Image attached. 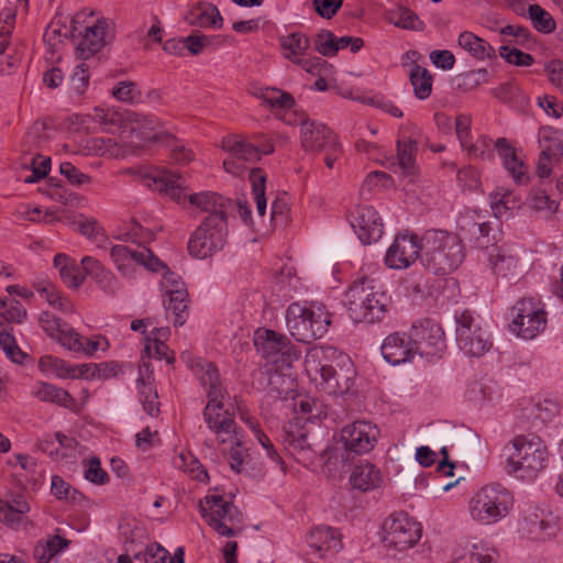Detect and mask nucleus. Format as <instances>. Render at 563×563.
I'll list each match as a JSON object with an SVG mask.
<instances>
[{
	"label": "nucleus",
	"instance_id": "1",
	"mask_svg": "<svg viewBox=\"0 0 563 563\" xmlns=\"http://www.w3.org/2000/svg\"><path fill=\"white\" fill-rule=\"evenodd\" d=\"M155 189L169 196L178 205L189 202L191 207L208 212L207 218L216 217L221 221L228 222V213L233 209L234 203L231 199L213 191H202L198 194H188L185 179L180 174L172 170H163L152 177Z\"/></svg>",
	"mask_w": 563,
	"mask_h": 563
},
{
	"label": "nucleus",
	"instance_id": "2",
	"mask_svg": "<svg viewBox=\"0 0 563 563\" xmlns=\"http://www.w3.org/2000/svg\"><path fill=\"white\" fill-rule=\"evenodd\" d=\"M200 383L208 396V404L203 409V419L208 428L217 435L219 443L229 446L239 444L241 440L236 423L229 415L219 412L223 408L222 400L227 396V391L222 388L220 373L218 368L209 363L200 375Z\"/></svg>",
	"mask_w": 563,
	"mask_h": 563
},
{
	"label": "nucleus",
	"instance_id": "3",
	"mask_svg": "<svg viewBox=\"0 0 563 563\" xmlns=\"http://www.w3.org/2000/svg\"><path fill=\"white\" fill-rule=\"evenodd\" d=\"M464 257V245L454 233L428 230L421 236V263L434 275L454 272L463 263Z\"/></svg>",
	"mask_w": 563,
	"mask_h": 563
},
{
	"label": "nucleus",
	"instance_id": "4",
	"mask_svg": "<svg viewBox=\"0 0 563 563\" xmlns=\"http://www.w3.org/2000/svg\"><path fill=\"white\" fill-rule=\"evenodd\" d=\"M345 296L349 317L356 323L379 322L387 312L389 298L368 277L354 282Z\"/></svg>",
	"mask_w": 563,
	"mask_h": 563
},
{
	"label": "nucleus",
	"instance_id": "5",
	"mask_svg": "<svg viewBox=\"0 0 563 563\" xmlns=\"http://www.w3.org/2000/svg\"><path fill=\"white\" fill-rule=\"evenodd\" d=\"M286 323L290 334L302 343L321 339L331 323L324 306L311 303L309 307L292 302L286 311Z\"/></svg>",
	"mask_w": 563,
	"mask_h": 563
},
{
	"label": "nucleus",
	"instance_id": "6",
	"mask_svg": "<svg viewBox=\"0 0 563 563\" xmlns=\"http://www.w3.org/2000/svg\"><path fill=\"white\" fill-rule=\"evenodd\" d=\"M514 506L511 493L500 484L482 487L470 501L472 518L483 525L495 523L505 518Z\"/></svg>",
	"mask_w": 563,
	"mask_h": 563
},
{
	"label": "nucleus",
	"instance_id": "7",
	"mask_svg": "<svg viewBox=\"0 0 563 563\" xmlns=\"http://www.w3.org/2000/svg\"><path fill=\"white\" fill-rule=\"evenodd\" d=\"M222 148L229 153V157L223 162V168L227 173L241 177L246 172L243 163H255L262 155H268L274 152V145L269 140L263 143L254 144L243 135H230L222 140Z\"/></svg>",
	"mask_w": 563,
	"mask_h": 563
},
{
	"label": "nucleus",
	"instance_id": "8",
	"mask_svg": "<svg viewBox=\"0 0 563 563\" xmlns=\"http://www.w3.org/2000/svg\"><path fill=\"white\" fill-rule=\"evenodd\" d=\"M514 449L507 461L509 473L521 472L520 477L533 478L545 466L548 451L539 437L527 439L518 435L514 440Z\"/></svg>",
	"mask_w": 563,
	"mask_h": 563
},
{
	"label": "nucleus",
	"instance_id": "9",
	"mask_svg": "<svg viewBox=\"0 0 563 563\" xmlns=\"http://www.w3.org/2000/svg\"><path fill=\"white\" fill-rule=\"evenodd\" d=\"M201 516L220 536L233 537L242 525V514L238 507L221 495H208L200 501Z\"/></svg>",
	"mask_w": 563,
	"mask_h": 563
},
{
	"label": "nucleus",
	"instance_id": "10",
	"mask_svg": "<svg viewBox=\"0 0 563 563\" xmlns=\"http://www.w3.org/2000/svg\"><path fill=\"white\" fill-rule=\"evenodd\" d=\"M228 222L216 217L205 218L191 234L188 252L196 258H206L222 250L227 243Z\"/></svg>",
	"mask_w": 563,
	"mask_h": 563
},
{
	"label": "nucleus",
	"instance_id": "11",
	"mask_svg": "<svg viewBox=\"0 0 563 563\" xmlns=\"http://www.w3.org/2000/svg\"><path fill=\"white\" fill-rule=\"evenodd\" d=\"M455 340L459 349L468 356L479 357L493 345L487 332L468 310L455 314Z\"/></svg>",
	"mask_w": 563,
	"mask_h": 563
},
{
	"label": "nucleus",
	"instance_id": "12",
	"mask_svg": "<svg viewBox=\"0 0 563 563\" xmlns=\"http://www.w3.org/2000/svg\"><path fill=\"white\" fill-rule=\"evenodd\" d=\"M254 345L263 357L282 366H290L300 357V352L290 340L273 330L258 329L254 335Z\"/></svg>",
	"mask_w": 563,
	"mask_h": 563
},
{
	"label": "nucleus",
	"instance_id": "13",
	"mask_svg": "<svg viewBox=\"0 0 563 563\" xmlns=\"http://www.w3.org/2000/svg\"><path fill=\"white\" fill-rule=\"evenodd\" d=\"M511 330L523 339H533L547 325V313L532 298H523L512 307Z\"/></svg>",
	"mask_w": 563,
	"mask_h": 563
},
{
	"label": "nucleus",
	"instance_id": "14",
	"mask_svg": "<svg viewBox=\"0 0 563 563\" xmlns=\"http://www.w3.org/2000/svg\"><path fill=\"white\" fill-rule=\"evenodd\" d=\"M384 542L388 548L404 551L415 545L421 538L422 529L407 514L390 516L384 523Z\"/></svg>",
	"mask_w": 563,
	"mask_h": 563
},
{
	"label": "nucleus",
	"instance_id": "15",
	"mask_svg": "<svg viewBox=\"0 0 563 563\" xmlns=\"http://www.w3.org/2000/svg\"><path fill=\"white\" fill-rule=\"evenodd\" d=\"M411 339L415 342L416 354L426 357H440L446 349L442 327L432 319H424L412 324Z\"/></svg>",
	"mask_w": 563,
	"mask_h": 563
},
{
	"label": "nucleus",
	"instance_id": "16",
	"mask_svg": "<svg viewBox=\"0 0 563 563\" xmlns=\"http://www.w3.org/2000/svg\"><path fill=\"white\" fill-rule=\"evenodd\" d=\"M110 256L117 269L123 276H132L135 272L136 264L152 272H158L161 267L165 268V264L146 247L133 250L129 246L118 244L112 246Z\"/></svg>",
	"mask_w": 563,
	"mask_h": 563
},
{
	"label": "nucleus",
	"instance_id": "17",
	"mask_svg": "<svg viewBox=\"0 0 563 563\" xmlns=\"http://www.w3.org/2000/svg\"><path fill=\"white\" fill-rule=\"evenodd\" d=\"M519 531L530 540L545 541L558 533L559 520L551 511L530 507L523 511Z\"/></svg>",
	"mask_w": 563,
	"mask_h": 563
},
{
	"label": "nucleus",
	"instance_id": "18",
	"mask_svg": "<svg viewBox=\"0 0 563 563\" xmlns=\"http://www.w3.org/2000/svg\"><path fill=\"white\" fill-rule=\"evenodd\" d=\"M347 219L363 244L375 243L383 236V220L372 206H357L349 213Z\"/></svg>",
	"mask_w": 563,
	"mask_h": 563
},
{
	"label": "nucleus",
	"instance_id": "19",
	"mask_svg": "<svg viewBox=\"0 0 563 563\" xmlns=\"http://www.w3.org/2000/svg\"><path fill=\"white\" fill-rule=\"evenodd\" d=\"M379 434L376 426L368 421L358 420L346 424L341 430L340 442L353 454L368 453L375 446Z\"/></svg>",
	"mask_w": 563,
	"mask_h": 563
},
{
	"label": "nucleus",
	"instance_id": "20",
	"mask_svg": "<svg viewBox=\"0 0 563 563\" xmlns=\"http://www.w3.org/2000/svg\"><path fill=\"white\" fill-rule=\"evenodd\" d=\"M284 446L290 456L305 466L312 464L318 454L317 443L310 439L306 427L290 424L285 430Z\"/></svg>",
	"mask_w": 563,
	"mask_h": 563
},
{
	"label": "nucleus",
	"instance_id": "21",
	"mask_svg": "<svg viewBox=\"0 0 563 563\" xmlns=\"http://www.w3.org/2000/svg\"><path fill=\"white\" fill-rule=\"evenodd\" d=\"M421 252V239L417 235L399 234L388 247L385 264L389 268L402 269L410 266Z\"/></svg>",
	"mask_w": 563,
	"mask_h": 563
},
{
	"label": "nucleus",
	"instance_id": "22",
	"mask_svg": "<svg viewBox=\"0 0 563 563\" xmlns=\"http://www.w3.org/2000/svg\"><path fill=\"white\" fill-rule=\"evenodd\" d=\"M335 141L336 135L330 128L302 115L300 143L306 152H322L324 148H335Z\"/></svg>",
	"mask_w": 563,
	"mask_h": 563
},
{
	"label": "nucleus",
	"instance_id": "23",
	"mask_svg": "<svg viewBox=\"0 0 563 563\" xmlns=\"http://www.w3.org/2000/svg\"><path fill=\"white\" fill-rule=\"evenodd\" d=\"M415 344L410 331L409 333L394 332L385 338L380 347L382 355L393 365L411 362L417 355Z\"/></svg>",
	"mask_w": 563,
	"mask_h": 563
},
{
	"label": "nucleus",
	"instance_id": "24",
	"mask_svg": "<svg viewBox=\"0 0 563 563\" xmlns=\"http://www.w3.org/2000/svg\"><path fill=\"white\" fill-rule=\"evenodd\" d=\"M308 555L324 559L342 549L341 534L331 527H317L307 536Z\"/></svg>",
	"mask_w": 563,
	"mask_h": 563
},
{
	"label": "nucleus",
	"instance_id": "25",
	"mask_svg": "<svg viewBox=\"0 0 563 563\" xmlns=\"http://www.w3.org/2000/svg\"><path fill=\"white\" fill-rule=\"evenodd\" d=\"M488 261L495 275L506 280H516L521 273L518 253L508 245L493 246Z\"/></svg>",
	"mask_w": 563,
	"mask_h": 563
},
{
	"label": "nucleus",
	"instance_id": "26",
	"mask_svg": "<svg viewBox=\"0 0 563 563\" xmlns=\"http://www.w3.org/2000/svg\"><path fill=\"white\" fill-rule=\"evenodd\" d=\"M108 20L102 18L86 27V32L77 46V56L80 59H88L98 53L107 43Z\"/></svg>",
	"mask_w": 563,
	"mask_h": 563
},
{
	"label": "nucleus",
	"instance_id": "27",
	"mask_svg": "<svg viewBox=\"0 0 563 563\" xmlns=\"http://www.w3.org/2000/svg\"><path fill=\"white\" fill-rule=\"evenodd\" d=\"M80 263L86 277L90 276L104 294L114 296L119 291L120 283L118 278L100 261L92 256H84Z\"/></svg>",
	"mask_w": 563,
	"mask_h": 563
},
{
	"label": "nucleus",
	"instance_id": "28",
	"mask_svg": "<svg viewBox=\"0 0 563 563\" xmlns=\"http://www.w3.org/2000/svg\"><path fill=\"white\" fill-rule=\"evenodd\" d=\"M185 21L192 26L221 29L223 19L218 8L209 2H198L188 11Z\"/></svg>",
	"mask_w": 563,
	"mask_h": 563
},
{
	"label": "nucleus",
	"instance_id": "29",
	"mask_svg": "<svg viewBox=\"0 0 563 563\" xmlns=\"http://www.w3.org/2000/svg\"><path fill=\"white\" fill-rule=\"evenodd\" d=\"M495 150L503 159L504 167L511 175L517 184H525L528 180L527 166L518 158L514 147L505 137L495 142Z\"/></svg>",
	"mask_w": 563,
	"mask_h": 563
},
{
	"label": "nucleus",
	"instance_id": "30",
	"mask_svg": "<svg viewBox=\"0 0 563 563\" xmlns=\"http://www.w3.org/2000/svg\"><path fill=\"white\" fill-rule=\"evenodd\" d=\"M350 483L355 489L367 492L380 485L382 475L375 465L360 460L352 470Z\"/></svg>",
	"mask_w": 563,
	"mask_h": 563
},
{
	"label": "nucleus",
	"instance_id": "31",
	"mask_svg": "<svg viewBox=\"0 0 563 563\" xmlns=\"http://www.w3.org/2000/svg\"><path fill=\"white\" fill-rule=\"evenodd\" d=\"M54 266L58 269L63 282L70 288H79L85 279L86 273H81L77 262L70 256L58 253L54 257Z\"/></svg>",
	"mask_w": 563,
	"mask_h": 563
},
{
	"label": "nucleus",
	"instance_id": "32",
	"mask_svg": "<svg viewBox=\"0 0 563 563\" xmlns=\"http://www.w3.org/2000/svg\"><path fill=\"white\" fill-rule=\"evenodd\" d=\"M278 43L283 51V56L290 62H299L310 47V38L301 32H292L287 35L278 36Z\"/></svg>",
	"mask_w": 563,
	"mask_h": 563
},
{
	"label": "nucleus",
	"instance_id": "33",
	"mask_svg": "<svg viewBox=\"0 0 563 563\" xmlns=\"http://www.w3.org/2000/svg\"><path fill=\"white\" fill-rule=\"evenodd\" d=\"M459 45L478 60L496 57L495 48L484 38L472 32L464 31L459 35Z\"/></svg>",
	"mask_w": 563,
	"mask_h": 563
},
{
	"label": "nucleus",
	"instance_id": "34",
	"mask_svg": "<svg viewBox=\"0 0 563 563\" xmlns=\"http://www.w3.org/2000/svg\"><path fill=\"white\" fill-rule=\"evenodd\" d=\"M33 395L42 401L54 402L70 410H74L76 407L75 399L67 390L48 383H41L33 390Z\"/></svg>",
	"mask_w": 563,
	"mask_h": 563
},
{
	"label": "nucleus",
	"instance_id": "35",
	"mask_svg": "<svg viewBox=\"0 0 563 563\" xmlns=\"http://www.w3.org/2000/svg\"><path fill=\"white\" fill-rule=\"evenodd\" d=\"M167 312L174 314V324L183 325L188 318L187 289H168V300H164Z\"/></svg>",
	"mask_w": 563,
	"mask_h": 563
},
{
	"label": "nucleus",
	"instance_id": "36",
	"mask_svg": "<svg viewBox=\"0 0 563 563\" xmlns=\"http://www.w3.org/2000/svg\"><path fill=\"white\" fill-rule=\"evenodd\" d=\"M132 124V131L135 132L141 139L158 140L161 123L158 119L151 114L132 113L129 117Z\"/></svg>",
	"mask_w": 563,
	"mask_h": 563
},
{
	"label": "nucleus",
	"instance_id": "37",
	"mask_svg": "<svg viewBox=\"0 0 563 563\" xmlns=\"http://www.w3.org/2000/svg\"><path fill=\"white\" fill-rule=\"evenodd\" d=\"M387 19L395 26L404 30L422 31L424 29V23L407 7L400 5L388 11Z\"/></svg>",
	"mask_w": 563,
	"mask_h": 563
},
{
	"label": "nucleus",
	"instance_id": "38",
	"mask_svg": "<svg viewBox=\"0 0 563 563\" xmlns=\"http://www.w3.org/2000/svg\"><path fill=\"white\" fill-rule=\"evenodd\" d=\"M173 464L176 468L190 474V476L192 478H195L201 483H208V481H209V475H208L207 470L202 466L200 461L189 452L179 453L174 459Z\"/></svg>",
	"mask_w": 563,
	"mask_h": 563
},
{
	"label": "nucleus",
	"instance_id": "39",
	"mask_svg": "<svg viewBox=\"0 0 563 563\" xmlns=\"http://www.w3.org/2000/svg\"><path fill=\"white\" fill-rule=\"evenodd\" d=\"M327 464L330 470L338 473H346L350 466L354 463V455L342 444L335 445L324 451Z\"/></svg>",
	"mask_w": 563,
	"mask_h": 563
},
{
	"label": "nucleus",
	"instance_id": "40",
	"mask_svg": "<svg viewBox=\"0 0 563 563\" xmlns=\"http://www.w3.org/2000/svg\"><path fill=\"white\" fill-rule=\"evenodd\" d=\"M0 347L3 350L7 357L14 363L22 364L23 360L27 357V354L16 344L15 338L12 334V328L9 323H0Z\"/></svg>",
	"mask_w": 563,
	"mask_h": 563
},
{
	"label": "nucleus",
	"instance_id": "41",
	"mask_svg": "<svg viewBox=\"0 0 563 563\" xmlns=\"http://www.w3.org/2000/svg\"><path fill=\"white\" fill-rule=\"evenodd\" d=\"M410 82L418 99L429 98L432 91V76L427 68L415 65L410 71Z\"/></svg>",
	"mask_w": 563,
	"mask_h": 563
},
{
	"label": "nucleus",
	"instance_id": "42",
	"mask_svg": "<svg viewBox=\"0 0 563 563\" xmlns=\"http://www.w3.org/2000/svg\"><path fill=\"white\" fill-rule=\"evenodd\" d=\"M317 372L320 373V384L328 394H343L349 390V379H346L342 385L339 379V374L332 365H320V367L317 368Z\"/></svg>",
	"mask_w": 563,
	"mask_h": 563
},
{
	"label": "nucleus",
	"instance_id": "43",
	"mask_svg": "<svg viewBox=\"0 0 563 563\" xmlns=\"http://www.w3.org/2000/svg\"><path fill=\"white\" fill-rule=\"evenodd\" d=\"M249 179L252 185V192L260 216H264L266 211L265 183L266 176L261 168H252L249 172Z\"/></svg>",
	"mask_w": 563,
	"mask_h": 563
},
{
	"label": "nucleus",
	"instance_id": "44",
	"mask_svg": "<svg viewBox=\"0 0 563 563\" xmlns=\"http://www.w3.org/2000/svg\"><path fill=\"white\" fill-rule=\"evenodd\" d=\"M529 18L533 27L541 33L550 34L555 31L556 22L552 15L539 4H530Z\"/></svg>",
	"mask_w": 563,
	"mask_h": 563
},
{
	"label": "nucleus",
	"instance_id": "45",
	"mask_svg": "<svg viewBox=\"0 0 563 563\" xmlns=\"http://www.w3.org/2000/svg\"><path fill=\"white\" fill-rule=\"evenodd\" d=\"M527 201L532 210L545 212L547 217L555 213L559 209V202L551 199L547 191L541 188L531 190Z\"/></svg>",
	"mask_w": 563,
	"mask_h": 563
},
{
	"label": "nucleus",
	"instance_id": "46",
	"mask_svg": "<svg viewBox=\"0 0 563 563\" xmlns=\"http://www.w3.org/2000/svg\"><path fill=\"white\" fill-rule=\"evenodd\" d=\"M261 99L273 109H290L295 106L294 97L286 91L276 88H264L260 93Z\"/></svg>",
	"mask_w": 563,
	"mask_h": 563
},
{
	"label": "nucleus",
	"instance_id": "47",
	"mask_svg": "<svg viewBox=\"0 0 563 563\" xmlns=\"http://www.w3.org/2000/svg\"><path fill=\"white\" fill-rule=\"evenodd\" d=\"M417 142L412 139L397 142V164L406 173H410L415 166Z\"/></svg>",
	"mask_w": 563,
	"mask_h": 563
},
{
	"label": "nucleus",
	"instance_id": "48",
	"mask_svg": "<svg viewBox=\"0 0 563 563\" xmlns=\"http://www.w3.org/2000/svg\"><path fill=\"white\" fill-rule=\"evenodd\" d=\"M520 207V199L510 190L497 191L492 196V209L497 217L506 214L508 210Z\"/></svg>",
	"mask_w": 563,
	"mask_h": 563
},
{
	"label": "nucleus",
	"instance_id": "49",
	"mask_svg": "<svg viewBox=\"0 0 563 563\" xmlns=\"http://www.w3.org/2000/svg\"><path fill=\"white\" fill-rule=\"evenodd\" d=\"M314 49L325 57H333L338 54L336 36L329 30L319 31L313 38Z\"/></svg>",
	"mask_w": 563,
	"mask_h": 563
},
{
	"label": "nucleus",
	"instance_id": "50",
	"mask_svg": "<svg viewBox=\"0 0 563 563\" xmlns=\"http://www.w3.org/2000/svg\"><path fill=\"white\" fill-rule=\"evenodd\" d=\"M562 147L560 143H553L543 147L537 162V174L540 178H547L552 172V158L560 155Z\"/></svg>",
	"mask_w": 563,
	"mask_h": 563
},
{
	"label": "nucleus",
	"instance_id": "51",
	"mask_svg": "<svg viewBox=\"0 0 563 563\" xmlns=\"http://www.w3.org/2000/svg\"><path fill=\"white\" fill-rule=\"evenodd\" d=\"M467 154L476 159L492 161L494 157V148L492 147V139L481 135L474 143L463 146Z\"/></svg>",
	"mask_w": 563,
	"mask_h": 563
},
{
	"label": "nucleus",
	"instance_id": "52",
	"mask_svg": "<svg viewBox=\"0 0 563 563\" xmlns=\"http://www.w3.org/2000/svg\"><path fill=\"white\" fill-rule=\"evenodd\" d=\"M140 386V401L143 405V409L151 416L157 417L159 413V402L157 391L153 389L151 385L144 383L143 379H139Z\"/></svg>",
	"mask_w": 563,
	"mask_h": 563
},
{
	"label": "nucleus",
	"instance_id": "53",
	"mask_svg": "<svg viewBox=\"0 0 563 563\" xmlns=\"http://www.w3.org/2000/svg\"><path fill=\"white\" fill-rule=\"evenodd\" d=\"M499 55L507 63L515 66H531L534 62L530 54H527L516 47L503 45L499 47Z\"/></svg>",
	"mask_w": 563,
	"mask_h": 563
},
{
	"label": "nucleus",
	"instance_id": "54",
	"mask_svg": "<svg viewBox=\"0 0 563 563\" xmlns=\"http://www.w3.org/2000/svg\"><path fill=\"white\" fill-rule=\"evenodd\" d=\"M62 345L74 352H80L84 349V343L77 333L68 323L55 336Z\"/></svg>",
	"mask_w": 563,
	"mask_h": 563
},
{
	"label": "nucleus",
	"instance_id": "55",
	"mask_svg": "<svg viewBox=\"0 0 563 563\" xmlns=\"http://www.w3.org/2000/svg\"><path fill=\"white\" fill-rule=\"evenodd\" d=\"M148 343L144 347V352L148 357H155L157 360H166L168 364H173L175 357L169 355L168 346L162 342V339H147Z\"/></svg>",
	"mask_w": 563,
	"mask_h": 563
},
{
	"label": "nucleus",
	"instance_id": "56",
	"mask_svg": "<svg viewBox=\"0 0 563 563\" xmlns=\"http://www.w3.org/2000/svg\"><path fill=\"white\" fill-rule=\"evenodd\" d=\"M500 34L516 37L515 44L519 46L529 47L531 43H534L531 32L522 25H506L500 30Z\"/></svg>",
	"mask_w": 563,
	"mask_h": 563
},
{
	"label": "nucleus",
	"instance_id": "57",
	"mask_svg": "<svg viewBox=\"0 0 563 563\" xmlns=\"http://www.w3.org/2000/svg\"><path fill=\"white\" fill-rule=\"evenodd\" d=\"M488 71L485 68L477 70L466 71L459 76V87L466 90L476 88L483 82L487 81Z\"/></svg>",
	"mask_w": 563,
	"mask_h": 563
},
{
	"label": "nucleus",
	"instance_id": "58",
	"mask_svg": "<svg viewBox=\"0 0 563 563\" xmlns=\"http://www.w3.org/2000/svg\"><path fill=\"white\" fill-rule=\"evenodd\" d=\"M85 478L93 484L103 485L109 482V475L102 470L100 460L93 456L85 471Z\"/></svg>",
	"mask_w": 563,
	"mask_h": 563
},
{
	"label": "nucleus",
	"instance_id": "59",
	"mask_svg": "<svg viewBox=\"0 0 563 563\" xmlns=\"http://www.w3.org/2000/svg\"><path fill=\"white\" fill-rule=\"evenodd\" d=\"M52 494L57 499L75 500L77 490L70 484L65 482L60 476L54 475L52 477Z\"/></svg>",
	"mask_w": 563,
	"mask_h": 563
},
{
	"label": "nucleus",
	"instance_id": "60",
	"mask_svg": "<svg viewBox=\"0 0 563 563\" xmlns=\"http://www.w3.org/2000/svg\"><path fill=\"white\" fill-rule=\"evenodd\" d=\"M454 563H494L488 550L478 545H473L471 551H467L455 559Z\"/></svg>",
	"mask_w": 563,
	"mask_h": 563
},
{
	"label": "nucleus",
	"instance_id": "61",
	"mask_svg": "<svg viewBox=\"0 0 563 563\" xmlns=\"http://www.w3.org/2000/svg\"><path fill=\"white\" fill-rule=\"evenodd\" d=\"M59 170L71 185L81 186L90 181V177L77 169L70 162L62 163Z\"/></svg>",
	"mask_w": 563,
	"mask_h": 563
},
{
	"label": "nucleus",
	"instance_id": "62",
	"mask_svg": "<svg viewBox=\"0 0 563 563\" xmlns=\"http://www.w3.org/2000/svg\"><path fill=\"white\" fill-rule=\"evenodd\" d=\"M40 323L43 330L52 338H55L57 333L65 327L66 322L52 312L44 311L40 316Z\"/></svg>",
	"mask_w": 563,
	"mask_h": 563
},
{
	"label": "nucleus",
	"instance_id": "63",
	"mask_svg": "<svg viewBox=\"0 0 563 563\" xmlns=\"http://www.w3.org/2000/svg\"><path fill=\"white\" fill-rule=\"evenodd\" d=\"M210 44V37L200 33H192L185 37L186 49L191 55H199Z\"/></svg>",
	"mask_w": 563,
	"mask_h": 563
},
{
	"label": "nucleus",
	"instance_id": "64",
	"mask_svg": "<svg viewBox=\"0 0 563 563\" xmlns=\"http://www.w3.org/2000/svg\"><path fill=\"white\" fill-rule=\"evenodd\" d=\"M545 71L551 84L563 91V62L560 59L549 62Z\"/></svg>",
	"mask_w": 563,
	"mask_h": 563
}]
</instances>
